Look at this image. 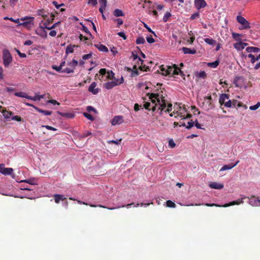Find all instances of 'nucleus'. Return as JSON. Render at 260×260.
Wrapping results in <instances>:
<instances>
[{
	"instance_id": "obj_56",
	"label": "nucleus",
	"mask_w": 260,
	"mask_h": 260,
	"mask_svg": "<svg viewBox=\"0 0 260 260\" xmlns=\"http://www.w3.org/2000/svg\"><path fill=\"white\" fill-rule=\"evenodd\" d=\"M194 122L191 120L190 121L188 122L187 125L186 126V127L187 129H189L191 128L193 126Z\"/></svg>"
},
{
	"instance_id": "obj_60",
	"label": "nucleus",
	"mask_w": 260,
	"mask_h": 260,
	"mask_svg": "<svg viewBox=\"0 0 260 260\" xmlns=\"http://www.w3.org/2000/svg\"><path fill=\"white\" fill-rule=\"evenodd\" d=\"M82 30L85 32L86 34H89L90 36H91V33L89 31L88 29L85 26L83 25Z\"/></svg>"
},
{
	"instance_id": "obj_32",
	"label": "nucleus",
	"mask_w": 260,
	"mask_h": 260,
	"mask_svg": "<svg viewBox=\"0 0 260 260\" xmlns=\"http://www.w3.org/2000/svg\"><path fill=\"white\" fill-rule=\"evenodd\" d=\"M172 16L171 13L169 12H167L163 17L162 20L164 22H166L168 19Z\"/></svg>"
},
{
	"instance_id": "obj_63",
	"label": "nucleus",
	"mask_w": 260,
	"mask_h": 260,
	"mask_svg": "<svg viewBox=\"0 0 260 260\" xmlns=\"http://www.w3.org/2000/svg\"><path fill=\"white\" fill-rule=\"evenodd\" d=\"M114 21L117 22L118 26L123 24V20L120 18L116 19L114 20Z\"/></svg>"
},
{
	"instance_id": "obj_51",
	"label": "nucleus",
	"mask_w": 260,
	"mask_h": 260,
	"mask_svg": "<svg viewBox=\"0 0 260 260\" xmlns=\"http://www.w3.org/2000/svg\"><path fill=\"white\" fill-rule=\"evenodd\" d=\"M12 120H16L17 121H21L22 118L19 116H14L11 118Z\"/></svg>"
},
{
	"instance_id": "obj_35",
	"label": "nucleus",
	"mask_w": 260,
	"mask_h": 260,
	"mask_svg": "<svg viewBox=\"0 0 260 260\" xmlns=\"http://www.w3.org/2000/svg\"><path fill=\"white\" fill-rule=\"evenodd\" d=\"M58 113L61 116H64L68 118H72L74 117V114L72 113H62L60 112H58Z\"/></svg>"
},
{
	"instance_id": "obj_53",
	"label": "nucleus",
	"mask_w": 260,
	"mask_h": 260,
	"mask_svg": "<svg viewBox=\"0 0 260 260\" xmlns=\"http://www.w3.org/2000/svg\"><path fill=\"white\" fill-rule=\"evenodd\" d=\"M144 26L148 30V31L149 32H151L154 36H156L155 33L153 31H152V30L150 28V27H149L146 24L144 23Z\"/></svg>"
},
{
	"instance_id": "obj_57",
	"label": "nucleus",
	"mask_w": 260,
	"mask_h": 260,
	"mask_svg": "<svg viewBox=\"0 0 260 260\" xmlns=\"http://www.w3.org/2000/svg\"><path fill=\"white\" fill-rule=\"evenodd\" d=\"M98 2L96 0H88V4L92 6H95Z\"/></svg>"
},
{
	"instance_id": "obj_14",
	"label": "nucleus",
	"mask_w": 260,
	"mask_h": 260,
	"mask_svg": "<svg viewBox=\"0 0 260 260\" xmlns=\"http://www.w3.org/2000/svg\"><path fill=\"white\" fill-rule=\"evenodd\" d=\"M97 84L95 82H92L88 88V90L93 94H96L99 91V89L96 88Z\"/></svg>"
},
{
	"instance_id": "obj_24",
	"label": "nucleus",
	"mask_w": 260,
	"mask_h": 260,
	"mask_svg": "<svg viewBox=\"0 0 260 260\" xmlns=\"http://www.w3.org/2000/svg\"><path fill=\"white\" fill-rule=\"evenodd\" d=\"M76 201L80 204H83V205H89V206L92 207H102V208H106L105 206H102L101 205H92V204H88V203H85V202H82L81 201H80V200H77Z\"/></svg>"
},
{
	"instance_id": "obj_38",
	"label": "nucleus",
	"mask_w": 260,
	"mask_h": 260,
	"mask_svg": "<svg viewBox=\"0 0 260 260\" xmlns=\"http://www.w3.org/2000/svg\"><path fill=\"white\" fill-rule=\"evenodd\" d=\"M260 107V102H257L256 104L249 107V109L252 111L256 110Z\"/></svg>"
},
{
	"instance_id": "obj_37",
	"label": "nucleus",
	"mask_w": 260,
	"mask_h": 260,
	"mask_svg": "<svg viewBox=\"0 0 260 260\" xmlns=\"http://www.w3.org/2000/svg\"><path fill=\"white\" fill-rule=\"evenodd\" d=\"M166 204L167 207H170V208H175L176 207V204L173 202L172 201L170 200H168L166 202Z\"/></svg>"
},
{
	"instance_id": "obj_54",
	"label": "nucleus",
	"mask_w": 260,
	"mask_h": 260,
	"mask_svg": "<svg viewBox=\"0 0 260 260\" xmlns=\"http://www.w3.org/2000/svg\"><path fill=\"white\" fill-rule=\"evenodd\" d=\"M100 4L103 6V8H106L107 6V0H99Z\"/></svg>"
},
{
	"instance_id": "obj_49",
	"label": "nucleus",
	"mask_w": 260,
	"mask_h": 260,
	"mask_svg": "<svg viewBox=\"0 0 260 260\" xmlns=\"http://www.w3.org/2000/svg\"><path fill=\"white\" fill-rule=\"evenodd\" d=\"M146 40L149 43H153L155 42L154 39L152 38V36L147 37Z\"/></svg>"
},
{
	"instance_id": "obj_5",
	"label": "nucleus",
	"mask_w": 260,
	"mask_h": 260,
	"mask_svg": "<svg viewBox=\"0 0 260 260\" xmlns=\"http://www.w3.org/2000/svg\"><path fill=\"white\" fill-rule=\"evenodd\" d=\"M51 18H47L46 20H42L39 24V27L42 31L47 36L46 32L44 30V29H48V27H50L49 24L53 22L55 17V15L51 14L50 15Z\"/></svg>"
},
{
	"instance_id": "obj_21",
	"label": "nucleus",
	"mask_w": 260,
	"mask_h": 260,
	"mask_svg": "<svg viewBox=\"0 0 260 260\" xmlns=\"http://www.w3.org/2000/svg\"><path fill=\"white\" fill-rule=\"evenodd\" d=\"M182 50L184 54H193L196 53V50L195 49H191L187 47H183Z\"/></svg>"
},
{
	"instance_id": "obj_61",
	"label": "nucleus",
	"mask_w": 260,
	"mask_h": 260,
	"mask_svg": "<svg viewBox=\"0 0 260 260\" xmlns=\"http://www.w3.org/2000/svg\"><path fill=\"white\" fill-rule=\"evenodd\" d=\"M60 23V21H58L56 23H54L52 25L50 26V27H48V30L52 29L53 28H54L57 25L59 24Z\"/></svg>"
},
{
	"instance_id": "obj_25",
	"label": "nucleus",
	"mask_w": 260,
	"mask_h": 260,
	"mask_svg": "<svg viewBox=\"0 0 260 260\" xmlns=\"http://www.w3.org/2000/svg\"><path fill=\"white\" fill-rule=\"evenodd\" d=\"M35 109L39 112L43 113L45 115H50L52 114L51 111L44 110L38 107H35Z\"/></svg>"
},
{
	"instance_id": "obj_2",
	"label": "nucleus",
	"mask_w": 260,
	"mask_h": 260,
	"mask_svg": "<svg viewBox=\"0 0 260 260\" xmlns=\"http://www.w3.org/2000/svg\"><path fill=\"white\" fill-rule=\"evenodd\" d=\"M160 70L161 74L164 76H173L179 74H180L182 76L184 75L181 70L175 64L172 66L162 65L160 67Z\"/></svg>"
},
{
	"instance_id": "obj_20",
	"label": "nucleus",
	"mask_w": 260,
	"mask_h": 260,
	"mask_svg": "<svg viewBox=\"0 0 260 260\" xmlns=\"http://www.w3.org/2000/svg\"><path fill=\"white\" fill-rule=\"evenodd\" d=\"M259 50V48L256 47H248L246 48V51L249 53H257Z\"/></svg>"
},
{
	"instance_id": "obj_12",
	"label": "nucleus",
	"mask_w": 260,
	"mask_h": 260,
	"mask_svg": "<svg viewBox=\"0 0 260 260\" xmlns=\"http://www.w3.org/2000/svg\"><path fill=\"white\" fill-rule=\"evenodd\" d=\"M194 5L198 10L204 8L207 6L205 0H194Z\"/></svg>"
},
{
	"instance_id": "obj_13",
	"label": "nucleus",
	"mask_w": 260,
	"mask_h": 260,
	"mask_svg": "<svg viewBox=\"0 0 260 260\" xmlns=\"http://www.w3.org/2000/svg\"><path fill=\"white\" fill-rule=\"evenodd\" d=\"M254 198V196H252L251 198H248L249 204L252 206H260V198H257L256 200Z\"/></svg>"
},
{
	"instance_id": "obj_52",
	"label": "nucleus",
	"mask_w": 260,
	"mask_h": 260,
	"mask_svg": "<svg viewBox=\"0 0 260 260\" xmlns=\"http://www.w3.org/2000/svg\"><path fill=\"white\" fill-rule=\"evenodd\" d=\"M52 68L53 69H54L59 72H61V71H62L61 70L62 69L61 68V67H60L59 66H52Z\"/></svg>"
},
{
	"instance_id": "obj_34",
	"label": "nucleus",
	"mask_w": 260,
	"mask_h": 260,
	"mask_svg": "<svg viewBox=\"0 0 260 260\" xmlns=\"http://www.w3.org/2000/svg\"><path fill=\"white\" fill-rule=\"evenodd\" d=\"M145 42V40L143 37H138L136 41V43L137 44H143Z\"/></svg>"
},
{
	"instance_id": "obj_7",
	"label": "nucleus",
	"mask_w": 260,
	"mask_h": 260,
	"mask_svg": "<svg viewBox=\"0 0 260 260\" xmlns=\"http://www.w3.org/2000/svg\"><path fill=\"white\" fill-rule=\"evenodd\" d=\"M203 105L204 108L207 111L213 108V105L211 95L204 98V102L203 103Z\"/></svg>"
},
{
	"instance_id": "obj_22",
	"label": "nucleus",
	"mask_w": 260,
	"mask_h": 260,
	"mask_svg": "<svg viewBox=\"0 0 260 260\" xmlns=\"http://www.w3.org/2000/svg\"><path fill=\"white\" fill-rule=\"evenodd\" d=\"M95 46L101 51L105 52H107L108 51V49L107 48V47L103 44L99 43V44L95 45Z\"/></svg>"
},
{
	"instance_id": "obj_23",
	"label": "nucleus",
	"mask_w": 260,
	"mask_h": 260,
	"mask_svg": "<svg viewBox=\"0 0 260 260\" xmlns=\"http://www.w3.org/2000/svg\"><path fill=\"white\" fill-rule=\"evenodd\" d=\"M13 172V169L11 168H5L3 170L2 174L4 175H11Z\"/></svg>"
},
{
	"instance_id": "obj_15",
	"label": "nucleus",
	"mask_w": 260,
	"mask_h": 260,
	"mask_svg": "<svg viewBox=\"0 0 260 260\" xmlns=\"http://www.w3.org/2000/svg\"><path fill=\"white\" fill-rule=\"evenodd\" d=\"M53 198L55 201V202L56 204L59 203L60 201H64L66 198L64 197L63 195L59 194H55L53 195Z\"/></svg>"
},
{
	"instance_id": "obj_28",
	"label": "nucleus",
	"mask_w": 260,
	"mask_h": 260,
	"mask_svg": "<svg viewBox=\"0 0 260 260\" xmlns=\"http://www.w3.org/2000/svg\"><path fill=\"white\" fill-rule=\"evenodd\" d=\"M235 165H233V164L224 165L220 170V171H223L225 170H230L233 168Z\"/></svg>"
},
{
	"instance_id": "obj_17",
	"label": "nucleus",
	"mask_w": 260,
	"mask_h": 260,
	"mask_svg": "<svg viewBox=\"0 0 260 260\" xmlns=\"http://www.w3.org/2000/svg\"><path fill=\"white\" fill-rule=\"evenodd\" d=\"M134 60L137 61L138 64L139 65V68L141 70H143V67L141 66L143 63V60H142L137 55H133Z\"/></svg>"
},
{
	"instance_id": "obj_55",
	"label": "nucleus",
	"mask_w": 260,
	"mask_h": 260,
	"mask_svg": "<svg viewBox=\"0 0 260 260\" xmlns=\"http://www.w3.org/2000/svg\"><path fill=\"white\" fill-rule=\"evenodd\" d=\"M91 56H92V54L91 53H89V54H85V55H84L82 56V59L83 60H86V59H88L91 58Z\"/></svg>"
},
{
	"instance_id": "obj_36",
	"label": "nucleus",
	"mask_w": 260,
	"mask_h": 260,
	"mask_svg": "<svg viewBox=\"0 0 260 260\" xmlns=\"http://www.w3.org/2000/svg\"><path fill=\"white\" fill-rule=\"evenodd\" d=\"M242 106L241 103L238 102L237 100H233L232 101V107L236 108L240 107Z\"/></svg>"
},
{
	"instance_id": "obj_40",
	"label": "nucleus",
	"mask_w": 260,
	"mask_h": 260,
	"mask_svg": "<svg viewBox=\"0 0 260 260\" xmlns=\"http://www.w3.org/2000/svg\"><path fill=\"white\" fill-rule=\"evenodd\" d=\"M219 64V62L218 61H215L212 62L208 63V65L209 67L215 68L217 67Z\"/></svg>"
},
{
	"instance_id": "obj_43",
	"label": "nucleus",
	"mask_w": 260,
	"mask_h": 260,
	"mask_svg": "<svg viewBox=\"0 0 260 260\" xmlns=\"http://www.w3.org/2000/svg\"><path fill=\"white\" fill-rule=\"evenodd\" d=\"M62 73H71L74 72V69L67 68L61 71Z\"/></svg>"
},
{
	"instance_id": "obj_30",
	"label": "nucleus",
	"mask_w": 260,
	"mask_h": 260,
	"mask_svg": "<svg viewBox=\"0 0 260 260\" xmlns=\"http://www.w3.org/2000/svg\"><path fill=\"white\" fill-rule=\"evenodd\" d=\"M78 64V61L75 59H73L71 61L68 63V65L74 69Z\"/></svg>"
},
{
	"instance_id": "obj_4",
	"label": "nucleus",
	"mask_w": 260,
	"mask_h": 260,
	"mask_svg": "<svg viewBox=\"0 0 260 260\" xmlns=\"http://www.w3.org/2000/svg\"><path fill=\"white\" fill-rule=\"evenodd\" d=\"M2 58L4 66L5 67L7 68L11 63L13 60V57L10 51L7 49H4L2 51Z\"/></svg>"
},
{
	"instance_id": "obj_48",
	"label": "nucleus",
	"mask_w": 260,
	"mask_h": 260,
	"mask_svg": "<svg viewBox=\"0 0 260 260\" xmlns=\"http://www.w3.org/2000/svg\"><path fill=\"white\" fill-rule=\"evenodd\" d=\"M224 106L228 108L232 107V101L229 100L224 104Z\"/></svg>"
},
{
	"instance_id": "obj_8",
	"label": "nucleus",
	"mask_w": 260,
	"mask_h": 260,
	"mask_svg": "<svg viewBox=\"0 0 260 260\" xmlns=\"http://www.w3.org/2000/svg\"><path fill=\"white\" fill-rule=\"evenodd\" d=\"M237 20L242 25L241 29H248L250 28L249 22L243 17L241 16H238L237 17Z\"/></svg>"
},
{
	"instance_id": "obj_64",
	"label": "nucleus",
	"mask_w": 260,
	"mask_h": 260,
	"mask_svg": "<svg viewBox=\"0 0 260 260\" xmlns=\"http://www.w3.org/2000/svg\"><path fill=\"white\" fill-rule=\"evenodd\" d=\"M99 73L101 75L103 76V75H105V74H106L107 73V72L106 69H101L100 70Z\"/></svg>"
},
{
	"instance_id": "obj_19",
	"label": "nucleus",
	"mask_w": 260,
	"mask_h": 260,
	"mask_svg": "<svg viewBox=\"0 0 260 260\" xmlns=\"http://www.w3.org/2000/svg\"><path fill=\"white\" fill-rule=\"evenodd\" d=\"M210 187L211 188L221 189L223 188V185L216 182H212L209 184Z\"/></svg>"
},
{
	"instance_id": "obj_9",
	"label": "nucleus",
	"mask_w": 260,
	"mask_h": 260,
	"mask_svg": "<svg viewBox=\"0 0 260 260\" xmlns=\"http://www.w3.org/2000/svg\"><path fill=\"white\" fill-rule=\"evenodd\" d=\"M246 198V197L242 196L241 199H239L237 200V201H234L233 202H231L229 203L225 204L222 206L223 207H228L230 206H233L235 205H240L241 204H243L244 203L243 200Z\"/></svg>"
},
{
	"instance_id": "obj_45",
	"label": "nucleus",
	"mask_w": 260,
	"mask_h": 260,
	"mask_svg": "<svg viewBox=\"0 0 260 260\" xmlns=\"http://www.w3.org/2000/svg\"><path fill=\"white\" fill-rule=\"evenodd\" d=\"M28 98V99L32 100V101H40L39 95H36L34 96H29Z\"/></svg>"
},
{
	"instance_id": "obj_33",
	"label": "nucleus",
	"mask_w": 260,
	"mask_h": 260,
	"mask_svg": "<svg viewBox=\"0 0 260 260\" xmlns=\"http://www.w3.org/2000/svg\"><path fill=\"white\" fill-rule=\"evenodd\" d=\"M134 204V203H131V204H127L125 206V205H122V206H118V207H116L107 208V209H108L109 210H114V209H118V208H121V207H126V208H129V207H131L132 205H133ZM106 208H107V207Z\"/></svg>"
},
{
	"instance_id": "obj_59",
	"label": "nucleus",
	"mask_w": 260,
	"mask_h": 260,
	"mask_svg": "<svg viewBox=\"0 0 260 260\" xmlns=\"http://www.w3.org/2000/svg\"><path fill=\"white\" fill-rule=\"evenodd\" d=\"M79 38L81 41H83L85 43H86V41L88 40V38L85 36H83L82 35H80Z\"/></svg>"
},
{
	"instance_id": "obj_16",
	"label": "nucleus",
	"mask_w": 260,
	"mask_h": 260,
	"mask_svg": "<svg viewBox=\"0 0 260 260\" xmlns=\"http://www.w3.org/2000/svg\"><path fill=\"white\" fill-rule=\"evenodd\" d=\"M247 43L240 42L234 44V46L237 50L240 51L243 50L247 46Z\"/></svg>"
},
{
	"instance_id": "obj_1",
	"label": "nucleus",
	"mask_w": 260,
	"mask_h": 260,
	"mask_svg": "<svg viewBox=\"0 0 260 260\" xmlns=\"http://www.w3.org/2000/svg\"><path fill=\"white\" fill-rule=\"evenodd\" d=\"M151 104L149 102H146L144 104V107L148 110H152L153 111L155 110H160L161 112L165 110L166 104L164 98L160 97L157 94L148 93L147 94Z\"/></svg>"
},
{
	"instance_id": "obj_47",
	"label": "nucleus",
	"mask_w": 260,
	"mask_h": 260,
	"mask_svg": "<svg viewBox=\"0 0 260 260\" xmlns=\"http://www.w3.org/2000/svg\"><path fill=\"white\" fill-rule=\"evenodd\" d=\"M199 16H200L199 13V12H197V13H194L193 14H192L191 16H190V18L191 20H194L196 18L199 17Z\"/></svg>"
},
{
	"instance_id": "obj_29",
	"label": "nucleus",
	"mask_w": 260,
	"mask_h": 260,
	"mask_svg": "<svg viewBox=\"0 0 260 260\" xmlns=\"http://www.w3.org/2000/svg\"><path fill=\"white\" fill-rule=\"evenodd\" d=\"M113 14L116 17L123 16L124 15L122 10L118 9L114 11Z\"/></svg>"
},
{
	"instance_id": "obj_44",
	"label": "nucleus",
	"mask_w": 260,
	"mask_h": 260,
	"mask_svg": "<svg viewBox=\"0 0 260 260\" xmlns=\"http://www.w3.org/2000/svg\"><path fill=\"white\" fill-rule=\"evenodd\" d=\"M166 104L167 105V103H166ZM172 105L171 104H169L167 106L166 105V107L163 111H165V112H169L172 110Z\"/></svg>"
},
{
	"instance_id": "obj_39",
	"label": "nucleus",
	"mask_w": 260,
	"mask_h": 260,
	"mask_svg": "<svg viewBox=\"0 0 260 260\" xmlns=\"http://www.w3.org/2000/svg\"><path fill=\"white\" fill-rule=\"evenodd\" d=\"M248 57L251 59V62L252 63H254L256 60H257V58L255 57L252 54H248Z\"/></svg>"
},
{
	"instance_id": "obj_11",
	"label": "nucleus",
	"mask_w": 260,
	"mask_h": 260,
	"mask_svg": "<svg viewBox=\"0 0 260 260\" xmlns=\"http://www.w3.org/2000/svg\"><path fill=\"white\" fill-rule=\"evenodd\" d=\"M0 109H1L0 111L3 114L4 118L6 120L9 119L13 115V112L7 111L5 108L0 106Z\"/></svg>"
},
{
	"instance_id": "obj_31",
	"label": "nucleus",
	"mask_w": 260,
	"mask_h": 260,
	"mask_svg": "<svg viewBox=\"0 0 260 260\" xmlns=\"http://www.w3.org/2000/svg\"><path fill=\"white\" fill-rule=\"evenodd\" d=\"M204 41L208 44L213 45L215 44L216 41L211 38H205Z\"/></svg>"
},
{
	"instance_id": "obj_18",
	"label": "nucleus",
	"mask_w": 260,
	"mask_h": 260,
	"mask_svg": "<svg viewBox=\"0 0 260 260\" xmlns=\"http://www.w3.org/2000/svg\"><path fill=\"white\" fill-rule=\"evenodd\" d=\"M229 96L226 93H222L219 97V102L221 105L224 104L226 102V100H229Z\"/></svg>"
},
{
	"instance_id": "obj_58",
	"label": "nucleus",
	"mask_w": 260,
	"mask_h": 260,
	"mask_svg": "<svg viewBox=\"0 0 260 260\" xmlns=\"http://www.w3.org/2000/svg\"><path fill=\"white\" fill-rule=\"evenodd\" d=\"M42 127H46L47 129L51 130V131H56L57 130L56 128H55L53 127H52L51 126H49V125H42Z\"/></svg>"
},
{
	"instance_id": "obj_27",
	"label": "nucleus",
	"mask_w": 260,
	"mask_h": 260,
	"mask_svg": "<svg viewBox=\"0 0 260 260\" xmlns=\"http://www.w3.org/2000/svg\"><path fill=\"white\" fill-rule=\"evenodd\" d=\"M76 47L75 45H70L67 46L66 50V54H69L73 53L74 51V48Z\"/></svg>"
},
{
	"instance_id": "obj_26",
	"label": "nucleus",
	"mask_w": 260,
	"mask_h": 260,
	"mask_svg": "<svg viewBox=\"0 0 260 260\" xmlns=\"http://www.w3.org/2000/svg\"><path fill=\"white\" fill-rule=\"evenodd\" d=\"M15 95L18 96V97H21V98H24L26 99H28V98L29 96L27 94L26 92H15L14 93Z\"/></svg>"
},
{
	"instance_id": "obj_3",
	"label": "nucleus",
	"mask_w": 260,
	"mask_h": 260,
	"mask_svg": "<svg viewBox=\"0 0 260 260\" xmlns=\"http://www.w3.org/2000/svg\"><path fill=\"white\" fill-rule=\"evenodd\" d=\"M174 111L173 113L170 114V116L172 117L175 116V117L179 116L182 119L186 118H190L191 115L187 113V110L184 105H182L181 104H176L174 106Z\"/></svg>"
},
{
	"instance_id": "obj_62",
	"label": "nucleus",
	"mask_w": 260,
	"mask_h": 260,
	"mask_svg": "<svg viewBox=\"0 0 260 260\" xmlns=\"http://www.w3.org/2000/svg\"><path fill=\"white\" fill-rule=\"evenodd\" d=\"M117 34L119 37L122 38L123 39L125 40L126 39V37L124 32H119Z\"/></svg>"
},
{
	"instance_id": "obj_41",
	"label": "nucleus",
	"mask_w": 260,
	"mask_h": 260,
	"mask_svg": "<svg viewBox=\"0 0 260 260\" xmlns=\"http://www.w3.org/2000/svg\"><path fill=\"white\" fill-rule=\"evenodd\" d=\"M107 74V78L109 79H113L114 77V74L112 71H108Z\"/></svg>"
},
{
	"instance_id": "obj_50",
	"label": "nucleus",
	"mask_w": 260,
	"mask_h": 260,
	"mask_svg": "<svg viewBox=\"0 0 260 260\" xmlns=\"http://www.w3.org/2000/svg\"><path fill=\"white\" fill-rule=\"evenodd\" d=\"M38 14L39 15L42 16L44 18V19H46V18L47 17V15L45 14V12L43 10H40Z\"/></svg>"
},
{
	"instance_id": "obj_42",
	"label": "nucleus",
	"mask_w": 260,
	"mask_h": 260,
	"mask_svg": "<svg viewBox=\"0 0 260 260\" xmlns=\"http://www.w3.org/2000/svg\"><path fill=\"white\" fill-rule=\"evenodd\" d=\"M83 115L86 117L89 120H90L91 121H93L94 120V118L89 113H86V112H84L83 113Z\"/></svg>"
},
{
	"instance_id": "obj_10",
	"label": "nucleus",
	"mask_w": 260,
	"mask_h": 260,
	"mask_svg": "<svg viewBox=\"0 0 260 260\" xmlns=\"http://www.w3.org/2000/svg\"><path fill=\"white\" fill-rule=\"evenodd\" d=\"M124 122L123 117L122 116L118 115L115 116L111 121L112 125H119Z\"/></svg>"
},
{
	"instance_id": "obj_6",
	"label": "nucleus",
	"mask_w": 260,
	"mask_h": 260,
	"mask_svg": "<svg viewBox=\"0 0 260 260\" xmlns=\"http://www.w3.org/2000/svg\"><path fill=\"white\" fill-rule=\"evenodd\" d=\"M123 78L121 77L120 80H116V81H112L106 83L104 84V87L107 89H110L117 85L123 83Z\"/></svg>"
},
{
	"instance_id": "obj_46",
	"label": "nucleus",
	"mask_w": 260,
	"mask_h": 260,
	"mask_svg": "<svg viewBox=\"0 0 260 260\" xmlns=\"http://www.w3.org/2000/svg\"><path fill=\"white\" fill-rule=\"evenodd\" d=\"M16 51L20 57L25 58L26 57V55L25 53H21L19 50L16 49Z\"/></svg>"
}]
</instances>
